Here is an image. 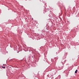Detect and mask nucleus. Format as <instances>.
Here are the masks:
<instances>
[{
	"instance_id": "obj_1",
	"label": "nucleus",
	"mask_w": 79,
	"mask_h": 79,
	"mask_svg": "<svg viewBox=\"0 0 79 79\" xmlns=\"http://www.w3.org/2000/svg\"><path fill=\"white\" fill-rule=\"evenodd\" d=\"M77 70H76L75 72V73L76 74L77 73Z\"/></svg>"
},
{
	"instance_id": "obj_2",
	"label": "nucleus",
	"mask_w": 79,
	"mask_h": 79,
	"mask_svg": "<svg viewBox=\"0 0 79 79\" xmlns=\"http://www.w3.org/2000/svg\"><path fill=\"white\" fill-rule=\"evenodd\" d=\"M2 68H5V67L2 66Z\"/></svg>"
}]
</instances>
